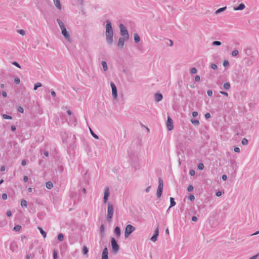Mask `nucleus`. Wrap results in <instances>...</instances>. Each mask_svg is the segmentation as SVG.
<instances>
[{
    "mask_svg": "<svg viewBox=\"0 0 259 259\" xmlns=\"http://www.w3.org/2000/svg\"><path fill=\"white\" fill-rule=\"evenodd\" d=\"M119 28L121 35H122L124 37H125V38L127 39L128 38L129 35L128 32L125 26L123 24H120L119 25Z\"/></svg>",
    "mask_w": 259,
    "mask_h": 259,
    "instance_id": "5",
    "label": "nucleus"
},
{
    "mask_svg": "<svg viewBox=\"0 0 259 259\" xmlns=\"http://www.w3.org/2000/svg\"><path fill=\"white\" fill-rule=\"evenodd\" d=\"M111 245L113 253L115 254H116L118 252L120 247L114 237L111 238Z\"/></svg>",
    "mask_w": 259,
    "mask_h": 259,
    "instance_id": "3",
    "label": "nucleus"
},
{
    "mask_svg": "<svg viewBox=\"0 0 259 259\" xmlns=\"http://www.w3.org/2000/svg\"><path fill=\"white\" fill-rule=\"evenodd\" d=\"M224 87L225 89H228L230 87V85L229 83H226L224 85Z\"/></svg>",
    "mask_w": 259,
    "mask_h": 259,
    "instance_id": "45",
    "label": "nucleus"
},
{
    "mask_svg": "<svg viewBox=\"0 0 259 259\" xmlns=\"http://www.w3.org/2000/svg\"><path fill=\"white\" fill-rule=\"evenodd\" d=\"M110 195V191H109V188L107 186L105 187V190H104V197H103V202L104 203H107L109 197Z\"/></svg>",
    "mask_w": 259,
    "mask_h": 259,
    "instance_id": "6",
    "label": "nucleus"
},
{
    "mask_svg": "<svg viewBox=\"0 0 259 259\" xmlns=\"http://www.w3.org/2000/svg\"><path fill=\"white\" fill-rule=\"evenodd\" d=\"M170 206L169 207L167 211L170 209V207H172L174 206H175V205L176 204V203L175 201V199L173 198V197H170Z\"/></svg>",
    "mask_w": 259,
    "mask_h": 259,
    "instance_id": "16",
    "label": "nucleus"
},
{
    "mask_svg": "<svg viewBox=\"0 0 259 259\" xmlns=\"http://www.w3.org/2000/svg\"><path fill=\"white\" fill-rule=\"evenodd\" d=\"M18 111L21 113H23L24 112V109H23V108L21 106H19L18 108Z\"/></svg>",
    "mask_w": 259,
    "mask_h": 259,
    "instance_id": "43",
    "label": "nucleus"
},
{
    "mask_svg": "<svg viewBox=\"0 0 259 259\" xmlns=\"http://www.w3.org/2000/svg\"><path fill=\"white\" fill-rule=\"evenodd\" d=\"M56 7L59 9H61V6L60 3V0H53Z\"/></svg>",
    "mask_w": 259,
    "mask_h": 259,
    "instance_id": "18",
    "label": "nucleus"
},
{
    "mask_svg": "<svg viewBox=\"0 0 259 259\" xmlns=\"http://www.w3.org/2000/svg\"><path fill=\"white\" fill-rule=\"evenodd\" d=\"M114 212V208L112 204L109 202L107 205V220L108 222H111L112 220Z\"/></svg>",
    "mask_w": 259,
    "mask_h": 259,
    "instance_id": "2",
    "label": "nucleus"
},
{
    "mask_svg": "<svg viewBox=\"0 0 259 259\" xmlns=\"http://www.w3.org/2000/svg\"><path fill=\"white\" fill-rule=\"evenodd\" d=\"M57 22L60 26L61 29L63 28V27H65L63 23L60 20L57 19Z\"/></svg>",
    "mask_w": 259,
    "mask_h": 259,
    "instance_id": "34",
    "label": "nucleus"
},
{
    "mask_svg": "<svg viewBox=\"0 0 259 259\" xmlns=\"http://www.w3.org/2000/svg\"><path fill=\"white\" fill-rule=\"evenodd\" d=\"M18 248V246L16 242H13L10 244V249L12 252H15Z\"/></svg>",
    "mask_w": 259,
    "mask_h": 259,
    "instance_id": "13",
    "label": "nucleus"
},
{
    "mask_svg": "<svg viewBox=\"0 0 259 259\" xmlns=\"http://www.w3.org/2000/svg\"><path fill=\"white\" fill-rule=\"evenodd\" d=\"M259 255V253L256 254V255H254L253 256H252V257H251L249 259H256L257 256Z\"/></svg>",
    "mask_w": 259,
    "mask_h": 259,
    "instance_id": "63",
    "label": "nucleus"
},
{
    "mask_svg": "<svg viewBox=\"0 0 259 259\" xmlns=\"http://www.w3.org/2000/svg\"><path fill=\"white\" fill-rule=\"evenodd\" d=\"M162 191H163L162 188L158 187V188L157 189V193H156V195H157V196L158 198L161 197V196L162 194Z\"/></svg>",
    "mask_w": 259,
    "mask_h": 259,
    "instance_id": "15",
    "label": "nucleus"
},
{
    "mask_svg": "<svg viewBox=\"0 0 259 259\" xmlns=\"http://www.w3.org/2000/svg\"><path fill=\"white\" fill-rule=\"evenodd\" d=\"M90 131L91 134L94 138H95L96 139H99V136L98 135H97L96 134H95L94 132L93 131V130L91 128H90Z\"/></svg>",
    "mask_w": 259,
    "mask_h": 259,
    "instance_id": "25",
    "label": "nucleus"
},
{
    "mask_svg": "<svg viewBox=\"0 0 259 259\" xmlns=\"http://www.w3.org/2000/svg\"><path fill=\"white\" fill-rule=\"evenodd\" d=\"M189 199L191 201H194L195 200V196L193 194H190L189 196Z\"/></svg>",
    "mask_w": 259,
    "mask_h": 259,
    "instance_id": "39",
    "label": "nucleus"
},
{
    "mask_svg": "<svg viewBox=\"0 0 259 259\" xmlns=\"http://www.w3.org/2000/svg\"><path fill=\"white\" fill-rule=\"evenodd\" d=\"M226 9V7L222 8H220L216 11L215 13L219 14V13H221V12L224 11Z\"/></svg>",
    "mask_w": 259,
    "mask_h": 259,
    "instance_id": "37",
    "label": "nucleus"
},
{
    "mask_svg": "<svg viewBox=\"0 0 259 259\" xmlns=\"http://www.w3.org/2000/svg\"><path fill=\"white\" fill-rule=\"evenodd\" d=\"M114 232L117 237H120L121 235V230L119 227L116 226L114 228Z\"/></svg>",
    "mask_w": 259,
    "mask_h": 259,
    "instance_id": "12",
    "label": "nucleus"
},
{
    "mask_svg": "<svg viewBox=\"0 0 259 259\" xmlns=\"http://www.w3.org/2000/svg\"><path fill=\"white\" fill-rule=\"evenodd\" d=\"M106 26V40L108 44H111L113 42V32L111 24L110 21L107 20Z\"/></svg>",
    "mask_w": 259,
    "mask_h": 259,
    "instance_id": "1",
    "label": "nucleus"
},
{
    "mask_svg": "<svg viewBox=\"0 0 259 259\" xmlns=\"http://www.w3.org/2000/svg\"><path fill=\"white\" fill-rule=\"evenodd\" d=\"M238 51L237 50H234L232 52V55L233 56H236L238 55Z\"/></svg>",
    "mask_w": 259,
    "mask_h": 259,
    "instance_id": "41",
    "label": "nucleus"
},
{
    "mask_svg": "<svg viewBox=\"0 0 259 259\" xmlns=\"http://www.w3.org/2000/svg\"><path fill=\"white\" fill-rule=\"evenodd\" d=\"M57 22L60 26L61 29L63 28V27H65L63 23L60 20L57 19Z\"/></svg>",
    "mask_w": 259,
    "mask_h": 259,
    "instance_id": "35",
    "label": "nucleus"
},
{
    "mask_svg": "<svg viewBox=\"0 0 259 259\" xmlns=\"http://www.w3.org/2000/svg\"><path fill=\"white\" fill-rule=\"evenodd\" d=\"M42 84L40 82H37L34 84V90H36L38 87H41Z\"/></svg>",
    "mask_w": 259,
    "mask_h": 259,
    "instance_id": "36",
    "label": "nucleus"
},
{
    "mask_svg": "<svg viewBox=\"0 0 259 259\" xmlns=\"http://www.w3.org/2000/svg\"><path fill=\"white\" fill-rule=\"evenodd\" d=\"M207 95L209 97L212 96V92L211 90H208L207 91Z\"/></svg>",
    "mask_w": 259,
    "mask_h": 259,
    "instance_id": "60",
    "label": "nucleus"
},
{
    "mask_svg": "<svg viewBox=\"0 0 259 259\" xmlns=\"http://www.w3.org/2000/svg\"><path fill=\"white\" fill-rule=\"evenodd\" d=\"M213 45H216V46H220L221 45V42L219 41H214L212 42Z\"/></svg>",
    "mask_w": 259,
    "mask_h": 259,
    "instance_id": "44",
    "label": "nucleus"
},
{
    "mask_svg": "<svg viewBox=\"0 0 259 259\" xmlns=\"http://www.w3.org/2000/svg\"><path fill=\"white\" fill-rule=\"evenodd\" d=\"M194 190V188L192 185H189L187 188V191L188 192H192Z\"/></svg>",
    "mask_w": 259,
    "mask_h": 259,
    "instance_id": "40",
    "label": "nucleus"
},
{
    "mask_svg": "<svg viewBox=\"0 0 259 259\" xmlns=\"http://www.w3.org/2000/svg\"><path fill=\"white\" fill-rule=\"evenodd\" d=\"M192 114L193 117H196L198 116V113L196 111H194L192 113Z\"/></svg>",
    "mask_w": 259,
    "mask_h": 259,
    "instance_id": "50",
    "label": "nucleus"
},
{
    "mask_svg": "<svg viewBox=\"0 0 259 259\" xmlns=\"http://www.w3.org/2000/svg\"><path fill=\"white\" fill-rule=\"evenodd\" d=\"M191 220L193 222H197L198 220V219L196 216H193L191 218Z\"/></svg>",
    "mask_w": 259,
    "mask_h": 259,
    "instance_id": "56",
    "label": "nucleus"
},
{
    "mask_svg": "<svg viewBox=\"0 0 259 259\" xmlns=\"http://www.w3.org/2000/svg\"><path fill=\"white\" fill-rule=\"evenodd\" d=\"M3 118L5 119H12V117L7 114H3Z\"/></svg>",
    "mask_w": 259,
    "mask_h": 259,
    "instance_id": "31",
    "label": "nucleus"
},
{
    "mask_svg": "<svg viewBox=\"0 0 259 259\" xmlns=\"http://www.w3.org/2000/svg\"><path fill=\"white\" fill-rule=\"evenodd\" d=\"M229 61L228 60H225L223 62V65L225 67L228 66L229 65Z\"/></svg>",
    "mask_w": 259,
    "mask_h": 259,
    "instance_id": "49",
    "label": "nucleus"
},
{
    "mask_svg": "<svg viewBox=\"0 0 259 259\" xmlns=\"http://www.w3.org/2000/svg\"><path fill=\"white\" fill-rule=\"evenodd\" d=\"M102 65L103 68V69L104 71H106L108 69L107 65L106 64V63L105 61L102 62Z\"/></svg>",
    "mask_w": 259,
    "mask_h": 259,
    "instance_id": "32",
    "label": "nucleus"
},
{
    "mask_svg": "<svg viewBox=\"0 0 259 259\" xmlns=\"http://www.w3.org/2000/svg\"><path fill=\"white\" fill-rule=\"evenodd\" d=\"M211 67L212 69L215 70L217 69V65L215 64H211Z\"/></svg>",
    "mask_w": 259,
    "mask_h": 259,
    "instance_id": "53",
    "label": "nucleus"
},
{
    "mask_svg": "<svg viewBox=\"0 0 259 259\" xmlns=\"http://www.w3.org/2000/svg\"><path fill=\"white\" fill-rule=\"evenodd\" d=\"M118 98H113L112 102L114 104L116 105L117 103Z\"/></svg>",
    "mask_w": 259,
    "mask_h": 259,
    "instance_id": "55",
    "label": "nucleus"
},
{
    "mask_svg": "<svg viewBox=\"0 0 259 259\" xmlns=\"http://www.w3.org/2000/svg\"><path fill=\"white\" fill-rule=\"evenodd\" d=\"M53 184L51 182L49 181L46 183V187L48 189H51L53 188Z\"/></svg>",
    "mask_w": 259,
    "mask_h": 259,
    "instance_id": "22",
    "label": "nucleus"
},
{
    "mask_svg": "<svg viewBox=\"0 0 259 259\" xmlns=\"http://www.w3.org/2000/svg\"><path fill=\"white\" fill-rule=\"evenodd\" d=\"M134 39L136 42H138L140 41V38L139 36L138 35V34H137V33H135L134 35Z\"/></svg>",
    "mask_w": 259,
    "mask_h": 259,
    "instance_id": "26",
    "label": "nucleus"
},
{
    "mask_svg": "<svg viewBox=\"0 0 259 259\" xmlns=\"http://www.w3.org/2000/svg\"><path fill=\"white\" fill-rule=\"evenodd\" d=\"M111 87L112 88V95L114 97H116L117 95V92L116 90V85L113 83H111Z\"/></svg>",
    "mask_w": 259,
    "mask_h": 259,
    "instance_id": "11",
    "label": "nucleus"
},
{
    "mask_svg": "<svg viewBox=\"0 0 259 259\" xmlns=\"http://www.w3.org/2000/svg\"><path fill=\"white\" fill-rule=\"evenodd\" d=\"M195 80L197 82L200 81V77L199 75H197L195 77Z\"/></svg>",
    "mask_w": 259,
    "mask_h": 259,
    "instance_id": "52",
    "label": "nucleus"
},
{
    "mask_svg": "<svg viewBox=\"0 0 259 259\" xmlns=\"http://www.w3.org/2000/svg\"><path fill=\"white\" fill-rule=\"evenodd\" d=\"M191 122L194 125H198L199 124L200 122L197 119H191Z\"/></svg>",
    "mask_w": 259,
    "mask_h": 259,
    "instance_id": "24",
    "label": "nucleus"
},
{
    "mask_svg": "<svg viewBox=\"0 0 259 259\" xmlns=\"http://www.w3.org/2000/svg\"><path fill=\"white\" fill-rule=\"evenodd\" d=\"M61 32H62V34L64 35V36L65 37V38L70 41L71 38H70V36L68 33V32H67L65 27H63V28L61 29Z\"/></svg>",
    "mask_w": 259,
    "mask_h": 259,
    "instance_id": "8",
    "label": "nucleus"
},
{
    "mask_svg": "<svg viewBox=\"0 0 259 259\" xmlns=\"http://www.w3.org/2000/svg\"><path fill=\"white\" fill-rule=\"evenodd\" d=\"M197 69L196 68H192L191 70V72L193 74H195L197 73Z\"/></svg>",
    "mask_w": 259,
    "mask_h": 259,
    "instance_id": "47",
    "label": "nucleus"
},
{
    "mask_svg": "<svg viewBox=\"0 0 259 259\" xmlns=\"http://www.w3.org/2000/svg\"><path fill=\"white\" fill-rule=\"evenodd\" d=\"M204 166L202 163H199L198 165V168L200 170H203L204 169Z\"/></svg>",
    "mask_w": 259,
    "mask_h": 259,
    "instance_id": "38",
    "label": "nucleus"
},
{
    "mask_svg": "<svg viewBox=\"0 0 259 259\" xmlns=\"http://www.w3.org/2000/svg\"><path fill=\"white\" fill-rule=\"evenodd\" d=\"M57 239L59 241H62L64 239V235L62 233L58 235Z\"/></svg>",
    "mask_w": 259,
    "mask_h": 259,
    "instance_id": "19",
    "label": "nucleus"
},
{
    "mask_svg": "<svg viewBox=\"0 0 259 259\" xmlns=\"http://www.w3.org/2000/svg\"><path fill=\"white\" fill-rule=\"evenodd\" d=\"M234 152L236 153H239L240 152V148L237 147H235Z\"/></svg>",
    "mask_w": 259,
    "mask_h": 259,
    "instance_id": "59",
    "label": "nucleus"
},
{
    "mask_svg": "<svg viewBox=\"0 0 259 259\" xmlns=\"http://www.w3.org/2000/svg\"><path fill=\"white\" fill-rule=\"evenodd\" d=\"M2 198L3 200H6L8 198V195L6 193H4L2 194Z\"/></svg>",
    "mask_w": 259,
    "mask_h": 259,
    "instance_id": "46",
    "label": "nucleus"
},
{
    "mask_svg": "<svg viewBox=\"0 0 259 259\" xmlns=\"http://www.w3.org/2000/svg\"><path fill=\"white\" fill-rule=\"evenodd\" d=\"M204 116L206 119H209L211 117V115L209 113H206Z\"/></svg>",
    "mask_w": 259,
    "mask_h": 259,
    "instance_id": "48",
    "label": "nucleus"
},
{
    "mask_svg": "<svg viewBox=\"0 0 259 259\" xmlns=\"http://www.w3.org/2000/svg\"><path fill=\"white\" fill-rule=\"evenodd\" d=\"M18 32L20 34L22 35H24L25 34V31L23 29L19 30Z\"/></svg>",
    "mask_w": 259,
    "mask_h": 259,
    "instance_id": "58",
    "label": "nucleus"
},
{
    "mask_svg": "<svg viewBox=\"0 0 259 259\" xmlns=\"http://www.w3.org/2000/svg\"><path fill=\"white\" fill-rule=\"evenodd\" d=\"M6 214L8 217H10L12 215V212L11 210H9L7 211Z\"/></svg>",
    "mask_w": 259,
    "mask_h": 259,
    "instance_id": "57",
    "label": "nucleus"
},
{
    "mask_svg": "<svg viewBox=\"0 0 259 259\" xmlns=\"http://www.w3.org/2000/svg\"><path fill=\"white\" fill-rule=\"evenodd\" d=\"M21 205L22 207H27V202L25 199H22L21 201Z\"/></svg>",
    "mask_w": 259,
    "mask_h": 259,
    "instance_id": "21",
    "label": "nucleus"
},
{
    "mask_svg": "<svg viewBox=\"0 0 259 259\" xmlns=\"http://www.w3.org/2000/svg\"><path fill=\"white\" fill-rule=\"evenodd\" d=\"M158 187L163 188V182L161 178L158 179Z\"/></svg>",
    "mask_w": 259,
    "mask_h": 259,
    "instance_id": "20",
    "label": "nucleus"
},
{
    "mask_svg": "<svg viewBox=\"0 0 259 259\" xmlns=\"http://www.w3.org/2000/svg\"><path fill=\"white\" fill-rule=\"evenodd\" d=\"M101 259H108V250L107 247H105L102 251Z\"/></svg>",
    "mask_w": 259,
    "mask_h": 259,
    "instance_id": "9",
    "label": "nucleus"
},
{
    "mask_svg": "<svg viewBox=\"0 0 259 259\" xmlns=\"http://www.w3.org/2000/svg\"><path fill=\"white\" fill-rule=\"evenodd\" d=\"M22 228V227L20 225H16L14 228H13V230L15 231H19Z\"/></svg>",
    "mask_w": 259,
    "mask_h": 259,
    "instance_id": "29",
    "label": "nucleus"
},
{
    "mask_svg": "<svg viewBox=\"0 0 259 259\" xmlns=\"http://www.w3.org/2000/svg\"><path fill=\"white\" fill-rule=\"evenodd\" d=\"M245 8V5L243 4H241L239 5V6L234 9L235 10H242Z\"/></svg>",
    "mask_w": 259,
    "mask_h": 259,
    "instance_id": "23",
    "label": "nucleus"
},
{
    "mask_svg": "<svg viewBox=\"0 0 259 259\" xmlns=\"http://www.w3.org/2000/svg\"><path fill=\"white\" fill-rule=\"evenodd\" d=\"M222 195V192L221 191H218L216 192L215 195L217 197H220Z\"/></svg>",
    "mask_w": 259,
    "mask_h": 259,
    "instance_id": "51",
    "label": "nucleus"
},
{
    "mask_svg": "<svg viewBox=\"0 0 259 259\" xmlns=\"http://www.w3.org/2000/svg\"><path fill=\"white\" fill-rule=\"evenodd\" d=\"M166 123L168 131H171L174 128L173 120L169 116L167 117V120Z\"/></svg>",
    "mask_w": 259,
    "mask_h": 259,
    "instance_id": "7",
    "label": "nucleus"
},
{
    "mask_svg": "<svg viewBox=\"0 0 259 259\" xmlns=\"http://www.w3.org/2000/svg\"><path fill=\"white\" fill-rule=\"evenodd\" d=\"M159 235V230L158 228H156V229L154 231V233L153 235L151 238V240L153 242H155L157 240V237Z\"/></svg>",
    "mask_w": 259,
    "mask_h": 259,
    "instance_id": "10",
    "label": "nucleus"
},
{
    "mask_svg": "<svg viewBox=\"0 0 259 259\" xmlns=\"http://www.w3.org/2000/svg\"><path fill=\"white\" fill-rule=\"evenodd\" d=\"M13 64L15 66H16V67H18V68H21L20 65L16 62H14L13 63Z\"/></svg>",
    "mask_w": 259,
    "mask_h": 259,
    "instance_id": "62",
    "label": "nucleus"
},
{
    "mask_svg": "<svg viewBox=\"0 0 259 259\" xmlns=\"http://www.w3.org/2000/svg\"><path fill=\"white\" fill-rule=\"evenodd\" d=\"M14 81L16 84H19L20 83V80L19 78H15Z\"/></svg>",
    "mask_w": 259,
    "mask_h": 259,
    "instance_id": "54",
    "label": "nucleus"
},
{
    "mask_svg": "<svg viewBox=\"0 0 259 259\" xmlns=\"http://www.w3.org/2000/svg\"><path fill=\"white\" fill-rule=\"evenodd\" d=\"M135 227L132 225H127L126 226L124 231L125 238H127L131 235V234H132L135 230Z\"/></svg>",
    "mask_w": 259,
    "mask_h": 259,
    "instance_id": "4",
    "label": "nucleus"
},
{
    "mask_svg": "<svg viewBox=\"0 0 259 259\" xmlns=\"http://www.w3.org/2000/svg\"><path fill=\"white\" fill-rule=\"evenodd\" d=\"M125 39V37L124 38H123V37L119 38L118 42V44H117V45L119 47L122 48L123 46Z\"/></svg>",
    "mask_w": 259,
    "mask_h": 259,
    "instance_id": "14",
    "label": "nucleus"
},
{
    "mask_svg": "<svg viewBox=\"0 0 259 259\" xmlns=\"http://www.w3.org/2000/svg\"><path fill=\"white\" fill-rule=\"evenodd\" d=\"M88 252H89V249H88V247L86 246H84L82 247V253H83V254H87L88 253Z\"/></svg>",
    "mask_w": 259,
    "mask_h": 259,
    "instance_id": "30",
    "label": "nucleus"
},
{
    "mask_svg": "<svg viewBox=\"0 0 259 259\" xmlns=\"http://www.w3.org/2000/svg\"><path fill=\"white\" fill-rule=\"evenodd\" d=\"M28 181V178L27 176H24V178H23V181L25 183H26Z\"/></svg>",
    "mask_w": 259,
    "mask_h": 259,
    "instance_id": "61",
    "label": "nucleus"
},
{
    "mask_svg": "<svg viewBox=\"0 0 259 259\" xmlns=\"http://www.w3.org/2000/svg\"><path fill=\"white\" fill-rule=\"evenodd\" d=\"M100 233L103 235L105 233V226L104 224H102L100 227Z\"/></svg>",
    "mask_w": 259,
    "mask_h": 259,
    "instance_id": "27",
    "label": "nucleus"
},
{
    "mask_svg": "<svg viewBox=\"0 0 259 259\" xmlns=\"http://www.w3.org/2000/svg\"><path fill=\"white\" fill-rule=\"evenodd\" d=\"M222 179L223 181H226L227 179V177L226 175H223L222 177Z\"/></svg>",
    "mask_w": 259,
    "mask_h": 259,
    "instance_id": "64",
    "label": "nucleus"
},
{
    "mask_svg": "<svg viewBox=\"0 0 259 259\" xmlns=\"http://www.w3.org/2000/svg\"><path fill=\"white\" fill-rule=\"evenodd\" d=\"M53 256L54 259H57L58 258V251L57 250L54 249L53 252Z\"/></svg>",
    "mask_w": 259,
    "mask_h": 259,
    "instance_id": "28",
    "label": "nucleus"
},
{
    "mask_svg": "<svg viewBox=\"0 0 259 259\" xmlns=\"http://www.w3.org/2000/svg\"><path fill=\"white\" fill-rule=\"evenodd\" d=\"M189 174L191 176H194L195 175V171L194 169H190L189 171Z\"/></svg>",
    "mask_w": 259,
    "mask_h": 259,
    "instance_id": "42",
    "label": "nucleus"
},
{
    "mask_svg": "<svg viewBox=\"0 0 259 259\" xmlns=\"http://www.w3.org/2000/svg\"><path fill=\"white\" fill-rule=\"evenodd\" d=\"M248 141L247 139L246 138H243L241 141V144L243 145H246L247 144H248Z\"/></svg>",
    "mask_w": 259,
    "mask_h": 259,
    "instance_id": "33",
    "label": "nucleus"
},
{
    "mask_svg": "<svg viewBox=\"0 0 259 259\" xmlns=\"http://www.w3.org/2000/svg\"><path fill=\"white\" fill-rule=\"evenodd\" d=\"M38 229L39 230L40 234L42 235L43 237L45 238L47 236L46 232L42 229V228L40 227H38Z\"/></svg>",
    "mask_w": 259,
    "mask_h": 259,
    "instance_id": "17",
    "label": "nucleus"
}]
</instances>
